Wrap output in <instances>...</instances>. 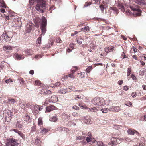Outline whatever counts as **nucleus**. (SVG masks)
Instances as JSON below:
<instances>
[{
    "instance_id": "32",
    "label": "nucleus",
    "mask_w": 146,
    "mask_h": 146,
    "mask_svg": "<svg viewBox=\"0 0 146 146\" xmlns=\"http://www.w3.org/2000/svg\"><path fill=\"white\" fill-rule=\"evenodd\" d=\"M111 9L116 12L117 14L118 13L119 11L118 9L116 7H111Z\"/></svg>"
},
{
    "instance_id": "11",
    "label": "nucleus",
    "mask_w": 146,
    "mask_h": 146,
    "mask_svg": "<svg viewBox=\"0 0 146 146\" xmlns=\"http://www.w3.org/2000/svg\"><path fill=\"white\" fill-rule=\"evenodd\" d=\"M117 4L119 8L121 9L122 12H124L125 11V9L123 3L121 2H118Z\"/></svg>"
},
{
    "instance_id": "56",
    "label": "nucleus",
    "mask_w": 146,
    "mask_h": 146,
    "mask_svg": "<svg viewBox=\"0 0 146 146\" xmlns=\"http://www.w3.org/2000/svg\"><path fill=\"white\" fill-rule=\"evenodd\" d=\"M89 133H90L89 132ZM89 132L87 133L86 131H84L82 132V135H84V136H86L87 135H88V133Z\"/></svg>"
},
{
    "instance_id": "31",
    "label": "nucleus",
    "mask_w": 146,
    "mask_h": 146,
    "mask_svg": "<svg viewBox=\"0 0 146 146\" xmlns=\"http://www.w3.org/2000/svg\"><path fill=\"white\" fill-rule=\"evenodd\" d=\"M114 112H118L120 110V108L119 106L114 107Z\"/></svg>"
},
{
    "instance_id": "59",
    "label": "nucleus",
    "mask_w": 146,
    "mask_h": 146,
    "mask_svg": "<svg viewBox=\"0 0 146 146\" xmlns=\"http://www.w3.org/2000/svg\"><path fill=\"white\" fill-rule=\"evenodd\" d=\"M131 77L133 80H137V78L136 76L133 74H132L131 75Z\"/></svg>"
},
{
    "instance_id": "64",
    "label": "nucleus",
    "mask_w": 146,
    "mask_h": 146,
    "mask_svg": "<svg viewBox=\"0 0 146 146\" xmlns=\"http://www.w3.org/2000/svg\"><path fill=\"white\" fill-rule=\"evenodd\" d=\"M35 131V126H33L31 128V132H33Z\"/></svg>"
},
{
    "instance_id": "10",
    "label": "nucleus",
    "mask_w": 146,
    "mask_h": 146,
    "mask_svg": "<svg viewBox=\"0 0 146 146\" xmlns=\"http://www.w3.org/2000/svg\"><path fill=\"white\" fill-rule=\"evenodd\" d=\"M71 92V90L70 88H66V89L62 88L58 91V93L61 94H64L66 92Z\"/></svg>"
},
{
    "instance_id": "21",
    "label": "nucleus",
    "mask_w": 146,
    "mask_h": 146,
    "mask_svg": "<svg viewBox=\"0 0 146 146\" xmlns=\"http://www.w3.org/2000/svg\"><path fill=\"white\" fill-rule=\"evenodd\" d=\"M25 121H29L31 120L30 116L28 114H26L24 117Z\"/></svg>"
},
{
    "instance_id": "42",
    "label": "nucleus",
    "mask_w": 146,
    "mask_h": 146,
    "mask_svg": "<svg viewBox=\"0 0 146 146\" xmlns=\"http://www.w3.org/2000/svg\"><path fill=\"white\" fill-rule=\"evenodd\" d=\"M82 40L81 38H80V39H78L77 40V43L80 45L82 43Z\"/></svg>"
},
{
    "instance_id": "58",
    "label": "nucleus",
    "mask_w": 146,
    "mask_h": 146,
    "mask_svg": "<svg viewBox=\"0 0 146 146\" xmlns=\"http://www.w3.org/2000/svg\"><path fill=\"white\" fill-rule=\"evenodd\" d=\"M145 142L144 141L143 142L141 141L139 143V146H145Z\"/></svg>"
},
{
    "instance_id": "52",
    "label": "nucleus",
    "mask_w": 146,
    "mask_h": 146,
    "mask_svg": "<svg viewBox=\"0 0 146 146\" xmlns=\"http://www.w3.org/2000/svg\"><path fill=\"white\" fill-rule=\"evenodd\" d=\"M97 145L99 146H102L103 145V142L101 141H99L97 142Z\"/></svg>"
},
{
    "instance_id": "29",
    "label": "nucleus",
    "mask_w": 146,
    "mask_h": 146,
    "mask_svg": "<svg viewBox=\"0 0 146 146\" xmlns=\"http://www.w3.org/2000/svg\"><path fill=\"white\" fill-rule=\"evenodd\" d=\"M108 109L105 108L101 109L100 111L103 113H107L108 112Z\"/></svg>"
},
{
    "instance_id": "33",
    "label": "nucleus",
    "mask_w": 146,
    "mask_h": 146,
    "mask_svg": "<svg viewBox=\"0 0 146 146\" xmlns=\"http://www.w3.org/2000/svg\"><path fill=\"white\" fill-rule=\"evenodd\" d=\"M37 44H40L41 43V37L40 36L38 37L36 40Z\"/></svg>"
},
{
    "instance_id": "63",
    "label": "nucleus",
    "mask_w": 146,
    "mask_h": 146,
    "mask_svg": "<svg viewBox=\"0 0 146 146\" xmlns=\"http://www.w3.org/2000/svg\"><path fill=\"white\" fill-rule=\"evenodd\" d=\"M53 44V42L50 41V43L49 42L47 44V46L50 47Z\"/></svg>"
},
{
    "instance_id": "57",
    "label": "nucleus",
    "mask_w": 146,
    "mask_h": 146,
    "mask_svg": "<svg viewBox=\"0 0 146 146\" xmlns=\"http://www.w3.org/2000/svg\"><path fill=\"white\" fill-rule=\"evenodd\" d=\"M19 81L20 82L21 84L22 83L23 84L25 82L23 79L21 78H19Z\"/></svg>"
},
{
    "instance_id": "15",
    "label": "nucleus",
    "mask_w": 146,
    "mask_h": 146,
    "mask_svg": "<svg viewBox=\"0 0 146 146\" xmlns=\"http://www.w3.org/2000/svg\"><path fill=\"white\" fill-rule=\"evenodd\" d=\"M39 105H36L34 107V112L35 114H38L39 113V111H38V110L39 109Z\"/></svg>"
},
{
    "instance_id": "17",
    "label": "nucleus",
    "mask_w": 146,
    "mask_h": 146,
    "mask_svg": "<svg viewBox=\"0 0 146 146\" xmlns=\"http://www.w3.org/2000/svg\"><path fill=\"white\" fill-rule=\"evenodd\" d=\"M135 131L133 129H130L128 130L127 133L128 134L133 135L134 134Z\"/></svg>"
},
{
    "instance_id": "5",
    "label": "nucleus",
    "mask_w": 146,
    "mask_h": 146,
    "mask_svg": "<svg viewBox=\"0 0 146 146\" xmlns=\"http://www.w3.org/2000/svg\"><path fill=\"white\" fill-rule=\"evenodd\" d=\"M18 144L17 140L13 138H10L7 139L6 143V146H17Z\"/></svg>"
},
{
    "instance_id": "54",
    "label": "nucleus",
    "mask_w": 146,
    "mask_h": 146,
    "mask_svg": "<svg viewBox=\"0 0 146 146\" xmlns=\"http://www.w3.org/2000/svg\"><path fill=\"white\" fill-rule=\"evenodd\" d=\"M56 41L57 43H61L62 41L60 37H58L56 38Z\"/></svg>"
},
{
    "instance_id": "3",
    "label": "nucleus",
    "mask_w": 146,
    "mask_h": 146,
    "mask_svg": "<svg viewBox=\"0 0 146 146\" xmlns=\"http://www.w3.org/2000/svg\"><path fill=\"white\" fill-rule=\"evenodd\" d=\"M92 103L95 105L100 106H104L106 104L104 98L96 97L94 98L92 100Z\"/></svg>"
},
{
    "instance_id": "12",
    "label": "nucleus",
    "mask_w": 146,
    "mask_h": 146,
    "mask_svg": "<svg viewBox=\"0 0 146 146\" xmlns=\"http://www.w3.org/2000/svg\"><path fill=\"white\" fill-rule=\"evenodd\" d=\"M114 47L113 46H110L105 48L104 50L106 52L108 53L110 52H113L114 50Z\"/></svg>"
},
{
    "instance_id": "26",
    "label": "nucleus",
    "mask_w": 146,
    "mask_h": 146,
    "mask_svg": "<svg viewBox=\"0 0 146 146\" xmlns=\"http://www.w3.org/2000/svg\"><path fill=\"white\" fill-rule=\"evenodd\" d=\"M68 129L67 128H65L64 127H59L58 128H57V130L58 131H65V130H68Z\"/></svg>"
},
{
    "instance_id": "39",
    "label": "nucleus",
    "mask_w": 146,
    "mask_h": 146,
    "mask_svg": "<svg viewBox=\"0 0 146 146\" xmlns=\"http://www.w3.org/2000/svg\"><path fill=\"white\" fill-rule=\"evenodd\" d=\"M130 8L132 10L134 11H137L139 12L140 11V10L139 9H137L136 8H134L133 7H131Z\"/></svg>"
},
{
    "instance_id": "7",
    "label": "nucleus",
    "mask_w": 146,
    "mask_h": 146,
    "mask_svg": "<svg viewBox=\"0 0 146 146\" xmlns=\"http://www.w3.org/2000/svg\"><path fill=\"white\" fill-rule=\"evenodd\" d=\"M57 109V108L53 105H51L46 107V109L45 112H50L54 110H56Z\"/></svg>"
},
{
    "instance_id": "20",
    "label": "nucleus",
    "mask_w": 146,
    "mask_h": 146,
    "mask_svg": "<svg viewBox=\"0 0 146 146\" xmlns=\"http://www.w3.org/2000/svg\"><path fill=\"white\" fill-rule=\"evenodd\" d=\"M58 120L57 116V115L53 116L50 119V120L51 121L56 122Z\"/></svg>"
},
{
    "instance_id": "48",
    "label": "nucleus",
    "mask_w": 146,
    "mask_h": 146,
    "mask_svg": "<svg viewBox=\"0 0 146 146\" xmlns=\"http://www.w3.org/2000/svg\"><path fill=\"white\" fill-rule=\"evenodd\" d=\"M108 110L110 111H114V106H112L110 107L108 109Z\"/></svg>"
},
{
    "instance_id": "55",
    "label": "nucleus",
    "mask_w": 146,
    "mask_h": 146,
    "mask_svg": "<svg viewBox=\"0 0 146 146\" xmlns=\"http://www.w3.org/2000/svg\"><path fill=\"white\" fill-rule=\"evenodd\" d=\"M55 9V7L54 5H52L49 9V11H50V12H51L52 11V10H53Z\"/></svg>"
},
{
    "instance_id": "60",
    "label": "nucleus",
    "mask_w": 146,
    "mask_h": 146,
    "mask_svg": "<svg viewBox=\"0 0 146 146\" xmlns=\"http://www.w3.org/2000/svg\"><path fill=\"white\" fill-rule=\"evenodd\" d=\"M84 29L87 31H89L90 30L89 27L88 26H85L84 28Z\"/></svg>"
},
{
    "instance_id": "2",
    "label": "nucleus",
    "mask_w": 146,
    "mask_h": 146,
    "mask_svg": "<svg viewBox=\"0 0 146 146\" xmlns=\"http://www.w3.org/2000/svg\"><path fill=\"white\" fill-rule=\"evenodd\" d=\"M123 140L122 138H120L119 135L113 134L111 139V141L109 143V145L112 146L116 145L118 143H120L119 141H122Z\"/></svg>"
},
{
    "instance_id": "51",
    "label": "nucleus",
    "mask_w": 146,
    "mask_h": 146,
    "mask_svg": "<svg viewBox=\"0 0 146 146\" xmlns=\"http://www.w3.org/2000/svg\"><path fill=\"white\" fill-rule=\"evenodd\" d=\"M46 89H42L40 91V93L41 94H44L46 92Z\"/></svg>"
},
{
    "instance_id": "46",
    "label": "nucleus",
    "mask_w": 146,
    "mask_h": 146,
    "mask_svg": "<svg viewBox=\"0 0 146 146\" xmlns=\"http://www.w3.org/2000/svg\"><path fill=\"white\" fill-rule=\"evenodd\" d=\"M0 3L2 5V6L4 7H5V2L3 0H1L0 1Z\"/></svg>"
},
{
    "instance_id": "19",
    "label": "nucleus",
    "mask_w": 146,
    "mask_h": 146,
    "mask_svg": "<svg viewBox=\"0 0 146 146\" xmlns=\"http://www.w3.org/2000/svg\"><path fill=\"white\" fill-rule=\"evenodd\" d=\"M136 3L139 5L144 3L145 2V0H135Z\"/></svg>"
},
{
    "instance_id": "13",
    "label": "nucleus",
    "mask_w": 146,
    "mask_h": 146,
    "mask_svg": "<svg viewBox=\"0 0 146 146\" xmlns=\"http://www.w3.org/2000/svg\"><path fill=\"white\" fill-rule=\"evenodd\" d=\"M3 48V50L5 51L8 52L12 50L13 49V48H14V47L9 45H4Z\"/></svg>"
},
{
    "instance_id": "6",
    "label": "nucleus",
    "mask_w": 146,
    "mask_h": 146,
    "mask_svg": "<svg viewBox=\"0 0 146 146\" xmlns=\"http://www.w3.org/2000/svg\"><path fill=\"white\" fill-rule=\"evenodd\" d=\"M8 33L4 32L1 35L2 38L5 41L9 42L11 40V36H9L8 35Z\"/></svg>"
},
{
    "instance_id": "9",
    "label": "nucleus",
    "mask_w": 146,
    "mask_h": 146,
    "mask_svg": "<svg viewBox=\"0 0 146 146\" xmlns=\"http://www.w3.org/2000/svg\"><path fill=\"white\" fill-rule=\"evenodd\" d=\"M42 17L41 19L39 18H36V19L34 20L36 26L37 27H38L39 24H41L42 22Z\"/></svg>"
},
{
    "instance_id": "28",
    "label": "nucleus",
    "mask_w": 146,
    "mask_h": 146,
    "mask_svg": "<svg viewBox=\"0 0 146 146\" xmlns=\"http://www.w3.org/2000/svg\"><path fill=\"white\" fill-rule=\"evenodd\" d=\"M100 0H91V2L93 4H98L100 3Z\"/></svg>"
},
{
    "instance_id": "22",
    "label": "nucleus",
    "mask_w": 146,
    "mask_h": 146,
    "mask_svg": "<svg viewBox=\"0 0 146 146\" xmlns=\"http://www.w3.org/2000/svg\"><path fill=\"white\" fill-rule=\"evenodd\" d=\"M33 27L32 25H27L26 28V31L27 33L30 32L32 28Z\"/></svg>"
},
{
    "instance_id": "45",
    "label": "nucleus",
    "mask_w": 146,
    "mask_h": 146,
    "mask_svg": "<svg viewBox=\"0 0 146 146\" xmlns=\"http://www.w3.org/2000/svg\"><path fill=\"white\" fill-rule=\"evenodd\" d=\"M13 57L15 58L17 60H18V54L17 53L15 54L13 56Z\"/></svg>"
},
{
    "instance_id": "30",
    "label": "nucleus",
    "mask_w": 146,
    "mask_h": 146,
    "mask_svg": "<svg viewBox=\"0 0 146 146\" xmlns=\"http://www.w3.org/2000/svg\"><path fill=\"white\" fill-rule=\"evenodd\" d=\"M66 78H68V77L72 79H74L75 78V76L72 73L70 74L68 76L66 75Z\"/></svg>"
},
{
    "instance_id": "36",
    "label": "nucleus",
    "mask_w": 146,
    "mask_h": 146,
    "mask_svg": "<svg viewBox=\"0 0 146 146\" xmlns=\"http://www.w3.org/2000/svg\"><path fill=\"white\" fill-rule=\"evenodd\" d=\"M41 84V82L40 81L38 80H36L35 81V84H34L35 85H40Z\"/></svg>"
},
{
    "instance_id": "43",
    "label": "nucleus",
    "mask_w": 146,
    "mask_h": 146,
    "mask_svg": "<svg viewBox=\"0 0 146 146\" xmlns=\"http://www.w3.org/2000/svg\"><path fill=\"white\" fill-rule=\"evenodd\" d=\"M141 58V60H146V57L144 56V54H142L140 56Z\"/></svg>"
},
{
    "instance_id": "62",
    "label": "nucleus",
    "mask_w": 146,
    "mask_h": 146,
    "mask_svg": "<svg viewBox=\"0 0 146 146\" xmlns=\"http://www.w3.org/2000/svg\"><path fill=\"white\" fill-rule=\"evenodd\" d=\"M123 81L122 80H119L118 82V84L119 85H122L123 84Z\"/></svg>"
},
{
    "instance_id": "44",
    "label": "nucleus",
    "mask_w": 146,
    "mask_h": 146,
    "mask_svg": "<svg viewBox=\"0 0 146 146\" xmlns=\"http://www.w3.org/2000/svg\"><path fill=\"white\" fill-rule=\"evenodd\" d=\"M19 135L23 139H24L25 138L24 135L22 133L19 131Z\"/></svg>"
},
{
    "instance_id": "53",
    "label": "nucleus",
    "mask_w": 146,
    "mask_h": 146,
    "mask_svg": "<svg viewBox=\"0 0 146 146\" xmlns=\"http://www.w3.org/2000/svg\"><path fill=\"white\" fill-rule=\"evenodd\" d=\"M123 90L126 91L129 90V88L126 85L123 87Z\"/></svg>"
},
{
    "instance_id": "38",
    "label": "nucleus",
    "mask_w": 146,
    "mask_h": 146,
    "mask_svg": "<svg viewBox=\"0 0 146 146\" xmlns=\"http://www.w3.org/2000/svg\"><path fill=\"white\" fill-rule=\"evenodd\" d=\"M125 105L129 106H131L132 105V103L130 101L126 102L125 103Z\"/></svg>"
},
{
    "instance_id": "40",
    "label": "nucleus",
    "mask_w": 146,
    "mask_h": 146,
    "mask_svg": "<svg viewBox=\"0 0 146 146\" xmlns=\"http://www.w3.org/2000/svg\"><path fill=\"white\" fill-rule=\"evenodd\" d=\"M95 20H97L99 21H105V19H104L96 17L95 18Z\"/></svg>"
},
{
    "instance_id": "35",
    "label": "nucleus",
    "mask_w": 146,
    "mask_h": 146,
    "mask_svg": "<svg viewBox=\"0 0 146 146\" xmlns=\"http://www.w3.org/2000/svg\"><path fill=\"white\" fill-rule=\"evenodd\" d=\"M8 102L11 104H13L15 102V101L14 99H9L8 100Z\"/></svg>"
},
{
    "instance_id": "27",
    "label": "nucleus",
    "mask_w": 146,
    "mask_h": 146,
    "mask_svg": "<svg viewBox=\"0 0 146 146\" xmlns=\"http://www.w3.org/2000/svg\"><path fill=\"white\" fill-rule=\"evenodd\" d=\"M83 109L88 110L89 109V107L87 106L86 105L84 104L83 105H79Z\"/></svg>"
},
{
    "instance_id": "8",
    "label": "nucleus",
    "mask_w": 146,
    "mask_h": 146,
    "mask_svg": "<svg viewBox=\"0 0 146 146\" xmlns=\"http://www.w3.org/2000/svg\"><path fill=\"white\" fill-rule=\"evenodd\" d=\"M100 108L99 107H96L92 108H89L88 109V112H96L99 110Z\"/></svg>"
},
{
    "instance_id": "24",
    "label": "nucleus",
    "mask_w": 146,
    "mask_h": 146,
    "mask_svg": "<svg viewBox=\"0 0 146 146\" xmlns=\"http://www.w3.org/2000/svg\"><path fill=\"white\" fill-rule=\"evenodd\" d=\"M43 121L42 118L41 117H39L38 119V125L39 126H41L43 125Z\"/></svg>"
},
{
    "instance_id": "25",
    "label": "nucleus",
    "mask_w": 146,
    "mask_h": 146,
    "mask_svg": "<svg viewBox=\"0 0 146 146\" xmlns=\"http://www.w3.org/2000/svg\"><path fill=\"white\" fill-rule=\"evenodd\" d=\"M88 134V137H87L86 139V140L88 142H89L91 141V139L92 135L91 133H89Z\"/></svg>"
},
{
    "instance_id": "61",
    "label": "nucleus",
    "mask_w": 146,
    "mask_h": 146,
    "mask_svg": "<svg viewBox=\"0 0 146 146\" xmlns=\"http://www.w3.org/2000/svg\"><path fill=\"white\" fill-rule=\"evenodd\" d=\"M131 96L133 98L135 97L136 96V93L135 92H132L131 94Z\"/></svg>"
},
{
    "instance_id": "49",
    "label": "nucleus",
    "mask_w": 146,
    "mask_h": 146,
    "mask_svg": "<svg viewBox=\"0 0 146 146\" xmlns=\"http://www.w3.org/2000/svg\"><path fill=\"white\" fill-rule=\"evenodd\" d=\"M52 92L50 90H46V92H45V93L44 94H52Z\"/></svg>"
},
{
    "instance_id": "23",
    "label": "nucleus",
    "mask_w": 146,
    "mask_h": 146,
    "mask_svg": "<svg viewBox=\"0 0 146 146\" xmlns=\"http://www.w3.org/2000/svg\"><path fill=\"white\" fill-rule=\"evenodd\" d=\"M93 68L92 66H88L87 67V68L86 69V72L87 73H89L90 71H91Z\"/></svg>"
},
{
    "instance_id": "4",
    "label": "nucleus",
    "mask_w": 146,
    "mask_h": 146,
    "mask_svg": "<svg viewBox=\"0 0 146 146\" xmlns=\"http://www.w3.org/2000/svg\"><path fill=\"white\" fill-rule=\"evenodd\" d=\"M47 20L45 17H42V22L41 23V29L42 34H44L46 31V26Z\"/></svg>"
},
{
    "instance_id": "1",
    "label": "nucleus",
    "mask_w": 146,
    "mask_h": 146,
    "mask_svg": "<svg viewBox=\"0 0 146 146\" xmlns=\"http://www.w3.org/2000/svg\"><path fill=\"white\" fill-rule=\"evenodd\" d=\"M37 4L36 6V9L42 13L44 12V10L48 9V8L46 7V4L44 0H37Z\"/></svg>"
},
{
    "instance_id": "18",
    "label": "nucleus",
    "mask_w": 146,
    "mask_h": 146,
    "mask_svg": "<svg viewBox=\"0 0 146 146\" xmlns=\"http://www.w3.org/2000/svg\"><path fill=\"white\" fill-rule=\"evenodd\" d=\"M77 74L80 75L79 76V77L81 78H84L86 76V74L85 72H82L80 71H79L77 73Z\"/></svg>"
},
{
    "instance_id": "16",
    "label": "nucleus",
    "mask_w": 146,
    "mask_h": 146,
    "mask_svg": "<svg viewBox=\"0 0 146 146\" xmlns=\"http://www.w3.org/2000/svg\"><path fill=\"white\" fill-rule=\"evenodd\" d=\"M40 129H41L40 131V133L42 134H44L46 133L49 130L48 129L45 128H40Z\"/></svg>"
},
{
    "instance_id": "37",
    "label": "nucleus",
    "mask_w": 146,
    "mask_h": 146,
    "mask_svg": "<svg viewBox=\"0 0 146 146\" xmlns=\"http://www.w3.org/2000/svg\"><path fill=\"white\" fill-rule=\"evenodd\" d=\"M121 57L123 59L126 58H127L124 52H122V54L121 55Z\"/></svg>"
},
{
    "instance_id": "50",
    "label": "nucleus",
    "mask_w": 146,
    "mask_h": 146,
    "mask_svg": "<svg viewBox=\"0 0 146 146\" xmlns=\"http://www.w3.org/2000/svg\"><path fill=\"white\" fill-rule=\"evenodd\" d=\"M72 108L74 110H78L80 109L79 107L76 105L74 106H73Z\"/></svg>"
},
{
    "instance_id": "47",
    "label": "nucleus",
    "mask_w": 146,
    "mask_h": 146,
    "mask_svg": "<svg viewBox=\"0 0 146 146\" xmlns=\"http://www.w3.org/2000/svg\"><path fill=\"white\" fill-rule=\"evenodd\" d=\"M19 60L23 59L24 58V56L23 54H20L19 55Z\"/></svg>"
},
{
    "instance_id": "14",
    "label": "nucleus",
    "mask_w": 146,
    "mask_h": 146,
    "mask_svg": "<svg viewBox=\"0 0 146 146\" xmlns=\"http://www.w3.org/2000/svg\"><path fill=\"white\" fill-rule=\"evenodd\" d=\"M84 122L87 124H89L90 123L91 121V118L89 116H88L86 117L84 120Z\"/></svg>"
},
{
    "instance_id": "41",
    "label": "nucleus",
    "mask_w": 146,
    "mask_h": 146,
    "mask_svg": "<svg viewBox=\"0 0 146 146\" xmlns=\"http://www.w3.org/2000/svg\"><path fill=\"white\" fill-rule=\"evenodd\" d=\"M26 52L28 54V55H31L33 54L32 50H28L26 51Z\"/></svg>"
},
{
    "instance_id": "34",
    "label": "nucleus",
    "mask_w": 146,
    "mask_h": 146,
    "mask_svg": "<svg viewBox=\"0 0 146 146\" xmlns=\"http://www.w3.org/2000/svg\"><path fill=\"white\" fill-rule=\"evenodd\" d=\"M131 68H128L127 70V76H129L131 74Z\"/></svg>"
}]
</instances>
